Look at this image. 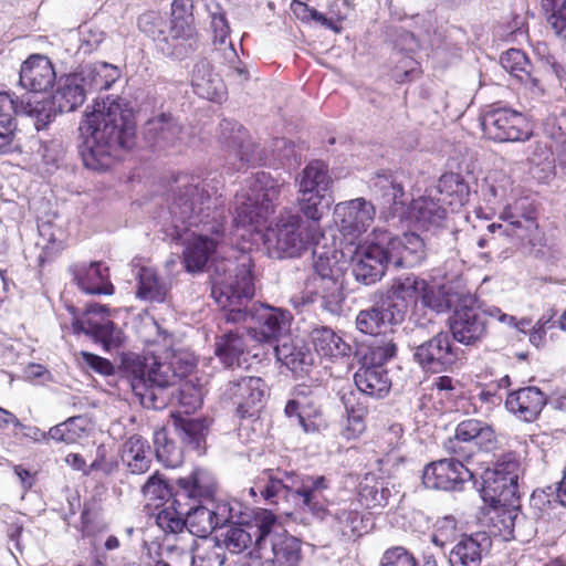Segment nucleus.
Returning a JSON list of instances; mask_svg holds the SVG:
<instances>
[{
	"instance_id": "8fccbe9b",
	"label": "nucleus",
	"mask_w": 566,
	"mask_h": 566,
	"mask_svg": "<svg viewBox=\"0 0 566 566\" xmlns=\"http://www.w3.org/2000/svg\"><path fill=\"white\" fill-rule=\"evenodd\" d=\"M336 530L348 538H358L368 532V518L350 506L338 507L334 513Z\"/></svg>"
},
{
	"instance_id": "338daca9",
	"label": "nucleus",
	"mask_w": 566,
	"mask_h": 566,
	"mask_svg": "<svg viewBox=\"0 0 566 566\" xmlns=\"http://www.w3.org/2000/svg\"><path fill=\"white\" fill-rule=\"evenodd\" d=\"M403 428L399 423L390 424L382 429L377 436V447L381 453L389 455L402 443Z\"/></svg>"
},
{
	"instance_id": "bf43d9fd",
	"label": "nucleus",
	"mask_w": 566,
	"mask_h": 566,
	"mask_svg": "<svg viewBox=\"0 0 566 566\" xmlns=\"http://www.w3.org/2000/svg\"><path fill=\"white\" fill-rule=\"evenodd\" d=\"M501 65L504 70L516 76L522 82L528 80L534 82L531 77V63L526 54L518 49H510L501 55Z\"/></svg>"
},
{
	"instance_id": "f3484780",
	"label": "nucleus",
	"mask_w": 566,
	"mask_h": 566,
	"mask_svg": "<svg viewBox=\"0 0 566 566\" xmlns=\"http://www.w3.org/2000/svg\"><path fill=\"white\" fill-rule=\"evenodd\" d=\"M292 318L289 311L262 305L252 314L254 325L248 333L256 342L272 344L290 329Z\"/></svg>"
},
{
	"instance_id": "9d476101",
	"label": "nucleus",
	"mask_w": 566,
	"mask_h": 566,
	"mask_svg": "<svg viewBox=\"0 0 566 566\" xmlns=\"http://www.w3.org/2000/svg\"><path fill=\"white\" fill-rule=\"evenodd\" d=\"M491 314L489 311L462 300L449 317L451 335L464 345H475L482 342L489 333Z\"/></svg>"
},
{
	"instance_id": "f8f14e48",
	"label": "nucleus",
	"mask_w": 566,
	"mask_h": 566,
	"mask_svg": "<svg viewBox=\"0 0 566 566\" xmlns=\"http://www.w3.org/2000/svg\"><path fill=\"white\" fill-rule=\"evenodd\" d=\"M239 164H231L224 174L239 172L247 164L254 165H293L297 164V150L295 145L286 138H275L266 150H261L259 146L247 143L240 146Z\"/></svg>"
},
{
	"instance_id": "f704fd0d",
	"label": "nucleus",
	"mask_w": 566,
	"mask_h": 566,
	"mask_svg": "<svg viewBox=\"0 0 566 566\" xmlns=\"http://www.w3.org/2000/svg\"><path fill=\"white\" fill-rule=\"evenodd\" d=\"M489 515V530L493 536L505 541L514 538L515 520L518 515V502L491 503Z\"/></svg>"
},
{
	"instance_id": "b1692460",
	"label": "nucleus",
	"mask_w": 566,
	"mask_h": 566,
	"mask_svg": "<svg viewBox=\"0 0 566 566\" xmlns=\"http://www.w3.org/2000/svg\"><path fill=\"white\" fill-rule=\"evenodd\" d=\"M109 310L106 305L88 304L82 317L72 321L74 333H85L99 338L105 344H112L114 323L107 318Z\"/></svg>"
},
{
	"instance_id": "aec40b11",
	"label": "nucleus",
	"mask_w": 566,
	"mask_h": 566,
	"mask_svg": "<svg viewBox=\"0 0 566 566\" xmlns=\"http://www.w3.org/2000/svg\"><path fill=\"white\" fill-rule=\"evenodd\" d=\"M331 179H300L297 205L306 222L314 227H321L323 217L321 207L329 205L328 190Z\"/></svg>"
},
{
	"instance_id": "5fc2aeb1",
	"label": "nucleus",
	"mask_w": 566,
	"mask_h": 566,
	"mask_svg": "<svg viewBox=\"0 0 566 566\" xmlns=\"http://www.w3.org/2000/svg\"><path fill=\"white\" fill-rule=\"evenodd\" d=\"M448 205L439 200L433 190L416 201L417 219L424 223L436 224L447 217Z\"/></svg>"
},
{
	"instance_id": "f257e3e1",
	"label": "nucleus",
	"mask_w": 566,
	"mask_h": 566,
	"mask_svg": "<svg viewBox=\"0 0 566 566\" xmlns=\"http://www.w3.org/2000/svg\"><path fill=\"white\" fill-rule=\"evenodd\" d=\"M83 139L84 166L93 172H105L118 149H129L135 144L136 125L129 109L119 98L106 97L95 102L80 125Z\"/></svg>"
},
{
	"instance_id": "e2e57ef3",
	"label": "nucleus",
	"mask_w": 566,
	"mask_h": 566,
	"mask_svg": "<svg viewBox=\"0 0 566 566\" xmlns=\"http://www.w3.org/2000/svg\"><path fill=\"white\" fill-rule=\"evenodd\" d=\"M491 475H510L513 479H520L523 473L522 458L516 451L502 453L495 461L493 469H486Z\"/></svg>"
},
{
	"instance_id": "423d86ee",
	"label": "nucleus",
	"mask_w": 566,
	"mask_h": 566,
	"mask_svg": "<svg viewBox=\"0 0 566 566\" xmlns=\"http://www.w3.org/2000/svg\"><path fill=\"white\" fill-rule=\"evenodd\" d=\"M193 0H174L171 20L166 24L165 34L159 40V49L168 56L182 59L195 50L196 29L193 27Z\"/></svg>"
},
{
	"instance_id": "72a5a7b5",
	"label": "nucleus",
	"mask_w": 566,
	"mask_h": 566,
	"mask_svg": "<svg viewBox=\"0 0 566 566\" xmlns=\"http://www.w3.org/2000/svg\"><path fill=\"white\" fill-rule=\"evenodd\" d=\"M403 318V313L395 314L390 306H374L361 310L356 317V327L359 332L369 335L386 334L387 328Z\"/></svg>"
},
{
	"instance_id": "c03bdc74",
	"label": "nucleus",
	"mask_w": 566,
	"mask_h": 566,
	"mask_svg": "<svg viewBox=\"0 0 566 566\" xmlns=\"http://www.w3.org/2000/svg\"><path fill=\"white\" fill-rule=\"evenodd\" d=\"M77 73L88 92L108 90L120 76L118 67L106 62L86 64Z\"/></svg>"
},
{
	"instance_id": "603ef678",
	"label": "nucleus",
	"mask_w": 566,
	"mask_h": 566,
	"mask_svg": "<svg viewBox=\"0 0 566 566\" xmlns=\"http://www.w3.org/2000/svg\"><path fill=\"white\" fill-rule=\"evenodd\" d=\"M14 109L17 106L13 96L7 92H0V153L11 149L15 129Z\"/></svg>"
},
{
	"instance_id": "39448f33",
	"label": "nucleus",
	"mask_w": 566,
	"mask_h": 566,
	"mask_svg": "<svg viewBox=\"0 0 566 566\" xmlns=\"http://www.w3.org/2000/svg\"><path fill=\"white\" fill-rule=\"evenodd\" d=\"M444 449L452 457L470 461L476 452H495L500 449V441L491 424L467 418L455 426L453 436L444 442Z\"/></svg>"
},
{
	"instance_id": "c756f323",
	"label": "nucleus",
	"mask_w": 566,
	"mask_h": 566,
	"mask_svg": "<svg viewBox=\"0 0 566 566\" xmlns=\"http://www.w3.org/2000/svg\"><path fill=\"white\" fill-rule=\"evenodd\" d=\"M391 492L385 479L374 472H368L356 486V500L363 509L379 510L389 503Z\"/></svg>"
},
{
	"instance_id": "4be33fe9",
	"label": "nucleus",
	"mask_w": 566,
	"mask_h": 566,
	"mask_svg": "<svg viewBox=\"0 0 566 566\" xmlns=\"http://www.w3.org/2000/svg\"><path fill=\"white\" fill-rule=\"evenodd\" d=\"M144 137L150 147L167 150L181 140V126L171 114L161 113L148 119Z\"/></svg>"
},
{
	"instance_id": "58836bf2",
	"label": "nucleus",
	"mask_w": 566,
	"mask_h": 566,
	"mask_svg": "<svg viewBox=\"0 0 566 566\" xmlns=\"http://www.w3.org/2000/svg\"><path fill=\"white\" fill-rule=\"evenodd\" d=\"M219 242L208 235H193L188 240L184 252L182 262L188 272L201 271L210 256L216 252Z\"/></svg>"
},
{
	"instance_id": "cd10ccee",
	"label": "nucleus",
	"mask_w": 566,
	"mask_h": 566,
	"mask_svg": "<svg viewBox=\"0 0 566 566\" xmlns=\"http://www.w3.org/2000/svg\"><path fill=\"white\" fill-rule=\"evenodd\" d=\"M293 472H281L279 469L264 470L255 481V488L269 504H277L285 499L296 485Z\"/></svg>"
},
{
	"instance_id": "79ce46f5",
	"label": "nucleus",
	"mask_w": 566,
	"mask_h": 566,
	"mask_svg": "<svg viewBox=\"0 0 566 566\" xmlns=\"http://www.w3.org/2000/svg\"><path fill=\"white\" fill-rule=\"evenodd\" d=\"M17 109L14 114L25 115L33 119L34 127L40 130L45 128L59 113L53 99L33 101L31 96L14 98Z\"/></svg>"
},
{
	"instance_id": "4468645a",
	"label": "nucleus",
	"mask_w": 566,
	"mask_h": 566,
	"mask_svg": "<svg viewBox=\"0 0 566 566\" xmlns=\"http://www.w3.org/2000/svg\"><path fill=\"white\" fill-rule=\"evenodd\" d=\"M287 418H296L302 430L307 434H316L328 426L317 397L312 391L298 389L284 408Z\"/></svg>"
},
{
	"instance_id": "0e129e2a",
	"label": "nucleus",
	"mask_w": 566,
	"mask_h": 566,
	"mask_svg": "<svg viewBox=\"0 0 566 566\" xmlns=\"http://www.w3.org/2000/svg\"><path fill=\"white\" fill-rule=\"evenodd\" d=\"M367 409L365 407H352L347 409V419L342 429V437L347 441L356 440L366 431Z\"/></svg>"
},
{
	"instance_id": "6e6d98bb",
	"label": "nucleus",
	"mask_w": 566,
	"mask_h": 566,
	"mask_svg": "<svg viewBox=\"0 0 566 566\" xmlns=\"http://www.w3.org/2000/svg\"><path fill=\"white\" fill-rule=\"evenodd\" d=\"M396 353L397 346L392 339H376L366 347L361 365L385 368V364L395 357Z\"/></svg>"
},
{
	"instance_id": "2f4dec72",
	"label": "nucleus",
	"mask_w": 566,
	"mask_h": 566,
	"mask_svg": "<svg viewBox=\"0 0 566 566\" xmlns=\"http://www.w3.org/2000/svg\"><path fill=\"white\" fill-rule=\"evenodd\" d=\"M88 90L77 72L65 75L59 81L57 88L52 97L59 113H69L81 106Z\"/></svg>"
},
{
	"instance_id": "f03ea898",
	"label": "nucleus",
	"mask_w": 566,
	"mask_h": 566,
	"mask_svg": "<svg viewBox=\"0 0 566 566\" xmlns=\"http://www.w3.org/2000/svg\"><path fill=\"white\" fill-rule=\"evenodd\" d=\"M253 260L241 253L235 261L223 260L216 265L211 296L223 312L226 323H244L247 305L254 296Z\"/></svg>"
},
{
	"instance_id": "49530a36",
	"label": "nucleus",
	"mask_w": 566,
	"mask_h": 566,
	"mask_svg": "<svg viewBox=\"0 0 566 566\" xmlns=\"http://www.w3.org/2000/svg\"><path fill=\"white\" fill-rule=\"evenodd\" d=\"M149 453L148 441L139 434H133L123 446V460L134 474H143L149 470L151 463Z\"/></svg>"
},
{
	"instance_id": "a19ab883",
	"label": "nucleus",
	"mask_w": 566,
	"mask_h": 566,
	"mask_svg": "<svg viewBox=\"0 0 566 566\" xmlns=\"http://www.w3.org/2000/svg\"><path fill=\"white\" fill-rule=\"evenodd\" d=\"M273 559L263 563L265 566H298L302 558L301 542L285 531L275 533L271 539Z\"/></svg>"
},
{
	"instance_id": "de8ad7c7",
	"label": "nucleus",
	"mask_w": 566,
	"mask_h": 566,
	"mask_svg": "<svg viewBox=\"0 0 566 566\" xmlns=\"http://www.w3.org/2000/svg\"><path fill=\"white\" fill-rule=\"evenodd\" d=\"M245 347L243 334L239 331H229L216 338L214 354L226 367H232L239 365Z\"/></svg>"
},
{
	"instance_id": "680f3d73",
	"label": "nucleus",
	"mask_w": 566,
	"mask_h": 566,
	"mask_svg": "<svg viewBox=\"0 0 566 566\" xmlns=\"http://www.w3.org/2000/svg\"><path fill=\"white\" fill-rule=\"evenodd\" d=\"M419 301L424 307L431 308L438 313L450 308L451 303L449 294L442 286L436 287L424 280V286L420 291Z\"/></svg>"
},
{
	"instance_id": "09e8293b",
	"label": "nucleus",
	"mask_w": 566,
	"mask_h": 566,
	"mask_svg": "<svg viewBox=\"0 0 566 566\" xmlns=\"http://www.w3.org/2000/svg\"><path fill=\"white\" fill-rule=\"evenodd\" d=\"M432 190L452 211L468 203L470 197V187L465 179H437Z\"/></svg>"
},
{
	"instance_id": "6ab92c4d",
	"label": "nucleus",
	"mask_w": 566,
	"mask_h": 566,
	"mask_svg": "<svg viewBox=\"0 0 566 566\" xmlns=\"http://www.w3.org/2000/svg\"><path fill=\"white\" fill-rule=\"evenodd\" d=\"M185 505L186 527L197 537H207L232 518L228 503H217L213 509L188 502H185Z\"/></svg>"
},
{
	"instance_id": "a878e982",
	"label": "nucleus",
	"mask_w": 566,
	"mask_h": 566,
	"mask_svg": "<svg viewBox=\"0 0 566 566\" xmlns=\"http://www.w3.org/2000/svg\"><path fill=\"white\" fill-rule=\"evenodd\" d=\"M336 250L318 252L314 247V270L319 276L322 282V289L324 294L323 298L331 301H338L342 294V283L339 281L342 276V268L338 265L336 259Z\"/></svg>"
},
{
	"instance_id": "ddd939ff",
	"label": "nucleus",
	"mask_w": 566,
	"mask_h": 566,
	"mask_svg": "<svg viewBox=\"0 0 566 566\" xmlns=\"http://www.w3.org/2000/svg\"><path fill=\"white\" fill-rule=\"evenodd\" d=\"M473 476L463 464V460L452 457L427 464L422 472V482L428 489L455 491Z\"/></svg>"
},
{
	"instance_id": "5701e85b",
	"label": "nucleus",
	"mask_w": 566,
	"mask_h": 566,
	"mask_svg": "<svg viewBox=\"0 0 566 566\" xmlns=\"http://www.w3.org/2000/svg\"><path fill=\"white\" fill-rule=\"evenodd\" d=\"M546 403L547 396L535 386L511 391L505 400L506 409L526 422L536 420Z\"/></svg>"
},
{
	"instance_id": "bb28decb",
	"label": "nucleus",
	"mask_w": 566,
	"mask_h": 566,
	"mask_svg": "<svg viewBox=\"0 0 566 566\" xmlns=\"http://www.w3.org/2000/svg\"><path fill=\"white\" fill-rule=\"evenodd\" d=\"M176 485L175 502L200 503L202 500L212 499L216 492V483L202 469H195L188 476L179 478Z\"/></svg>"
},
{
	"instance_id": "393cba45",
	"label": "nucleus",
	"mask_w": 566,
	"mask_h": 566,
	"mask_svg": "<svg viewBox=\"0 0 566 566\" xmlns=\"http://www.w3.org/2000/svg\"><path fill=\"white\" fill-rule=\"evenodd\" d=\"M55 71L51 61L43 55H31L20 70V85L34 93L45 92L53 86Z\"/></svg>"
},
{
	"instance_id": "412c9836",
	"label": "nucleus",
	"mask_w": 566,
	"mask_h": 566,
	"mask_svg": "<svg viewBox=\"0 0 566 566\" xmlns=\"http://www.w3.org/2000/svg\"><path fill=\"white\" fill-rule=\"evenodd\" d=\"M265 388V382L260 377H242L230 382L228 396L237 406L240 418L254 416L263 401Z\"/></svg>"
},
{
	"instance_id": "e433bc0d",
	"label": "nucleus",
	"mask_w": 566,
	"mask_h": 566,
	"mask_svg": "<svg viewBox=\"0 0 566 566\" xmlns=\"http://www.w3.org/2000/svg\"><path fill=\"white\" fill-rule=\"evenodd\" d=\"M489 538L484 533L464 535L450 552L452 566H480Z\"/></svg>"
},
{
	"instance_id": "0eeeda50",
	"label": "nucleus",
	"mask_w": 566,
	"mask_h": 566,
	"mask_svg": "<svg viewBox=\"0 0 566 566\" xmlns=\"http://www.w3.org/2000/svg\"><path fill=\"white\" fill-rule=\"evenodd\" d=\"M127 378L142 405L155 409L165 406L164 400L158 403L156 391H161L171 385L174 375L170 374L169 366L159 361H154L150 366L137 361L132 364Z\"/></svg>"
},
{
	"instance_id": "4d7b16f0",
	"label": "nucleus",
	"mask_w": 566,
	"mask_h": 566,
	"mask_svg": "<svg viewBox=\"0 0 566 566\" xmlns=\"http://www.w3.org/2000/svg\"><path fill=\"white\" fill-rule=\"evenodd\" d=\"M294 494L302 499L304 506L311 511H319L318 493L327 489V482L324 476H306L300 485L294 486Z\"/></svg>"
},
{
	"instance_id": "ea45409f",
	"label": "nucleus",
	"mask_w": 566,
	"mask_h": 566,
	"mask_svg": "<svg viewBox=\"0 0 566 566\" xmlns=\"http://www.w3.org/2000/svg\"><path fill=\"white\" fill-rule=\"evenodd\" d=\"M354 381L359 391L375 398L384 397L391 387L388 371L380 366L361 365L354 375Z\"/></svg>"
},
{
	"instance_id": "9b49d317",
	"label": "nucleus",
	"mask_w": 566,
	"mask_h": 566,
	"mask_svg": "<svg viewBox=\"0 0 566 566\" xmlns=\"http://www.w3.org/2000/svg\"><path fill=\"white\" fill-rule=\"evenodd\" d=\"M483 134L495 142H517L528 139L531 135L526 117L507 107L488 111L481 119Z\"/></svg>"
},
{
	"instance_id": "3c124183",
	"label": "nucleus",
	"mask_w": 566,
	"mask_h": 566,
	"mask_svg": "<svg viewBox=\"0 0 566 566\" xmlns=\"http://www.w3.org/2000/svg\"><path fill=\"white\" fill-rule=\"evenodd\" d=\"M424 286V280L416 275H407L394 280L388 297L391 300L401 301L403 308L400 311L405 314L410 304H417L421 289Z\"/></svg>"
},
{
	"instance_id": "2eb2a0df",
	"label": "nucleus",
	"mask_w": 566,
	"mask_h": 566,
	"mask_svg": "<svg viewBox=\"0 0 566 566\" xmlns=\"http://www.w3.org/2000/svg\"><path fill=\"white\" fill-rule=\"evenodd\" d=\"M211 198L208 192L197 186H188L170 206L172 218L185 227L206 223L209 218Z\"/></svg>"
},
{
	"instance_id": "c9c22d12",
	"label": "nucleus",
	"mask_w": 566,
	"mask_h": 566,
	"mask_svg": "<svg viewBox=\"0 0 566 566\" xmlns=\"http://www.w3.org/2000/svg\"><path fill=\"white\" fill-rule=\"evenodd\" d=\"M193 92L202 98L221 102L224 97V86L221 78L214 74L207 61L197 63L191 73Z\"/></svg>"
},
{
	"instance_id": "dca6fc26",
	"label": "nucleus",
	"mask_w": 566,
	"mask_h": 566,
	"mask_svg": "<svg viewBox=\"0 0 566 566\" xmlns=\"http://www.w3.org/2000/svg\"><path fill=\"white\" fill-rule=\"evenodd\" d=\"M390 263L387 248L374 242L357 244L353 255V272L357 281L371 284L379 281Z\"/></svg>"
},
{
	"instance_id": "052dcab7",
	"label": "nucleus",
	"mask_w": 566,
	"mask_h": 566,
	"mask_svg": "<svg viewBox=\"0 0 566 566\" xmlns=\"http://www.w3.org/2000/svg\"><path fill=\"white\" fill-rule=\"evenodd\" d=\"M542 6L548 24L566 42V0H542Z\"/></svg>"
},
{
	"instance_id": "864d4df0",
	"label": "nucleus",
	"mask_w": 566,
	"mask_h": 566,
	"mask_svg": "<svg viewBox=\"0 0 566 566\" xmlns=\"http://www.w3.org/2000/svg\"><path fill=\"white\" fill-rule=\"evenodd\" d=\"M88 419L84 416L70 417L65 421L52 427L49 430L50 437L67 444L76 443L86 436Z\"/></svg>"
},
{
	"instance_id": "20e7f679",
	"label": "nucleus",
	"mask_w": 566,
	"mask_h": 566,
	"mask_svg": "<svg viewBox=\"0 0 566 566\" xmlns=\"http://www.w3.org/2000/svg\"><path fill=\"white\" fill-rule=\"evenodd\" d=\"M277 190L262 179H254L249 192L235 196L233 227L247 231L250 235L263 233L271 214L274 213V199Z\"/></svg>"
},
{
	"instance_id": "7c9ffc66",
	"label": "nucleus",
	"mask_w": 566,
	"mask_h": 566,
	"mask_svg": "<svg viewBox=\"0 0 566 566\" xmlns=\"http://www.w3.org/2000/svg\"><path fill=\"white\" fill-rule=\"evenodd\" d=\"M386 248L389 261L395 266H412L421 259L423 241L416 233H403L401 237L389 239Z\"/></svg>"
},
{
	"instance_id": "13d9d810",
	"label": "nucleus",
	"mask_w": 566,
	"mask_h": 566,
	"mask_svg": "<svg viewBox=\"0 0 566 566\" xmlns=\"http://www.w3.org/2000/svg\"><path fill=\"white\" fill-rule=\"evenodd\" d=\"M275 356L289 369L295 371L306 365L308 350L304 346L296 345L293 340H284L274 347Z\"/></svg>"
},
{
	"instance_id": "4c0bfd02",
	"label": "nucleus",
	"mask_w": 566,
	"mask_h": 566,
	"mask_svg": "<svg viewBox=\"0 0 566 566\" xmlns=\"http://www.w3.org/2000/svg\"><path fill=\"white\" fill-rule=\"evenodd\" d=\"M482 492L485 502H518V480L510 475H491L484 471Z\"/></svg>"
},
{
	"instance_id": "a18cd8bd",
	"label": "nucleus",
	"mask_w": 566,
	"mask_h": 566,
	"mask_svg": "<svg viewBox=\"0 0 566 566\" xmlns=\"http://www.w3.org/2000/svg\"><path fill=\"white\" fill-rule=\"evenodd\" d=\"M312 340L316 353L322 357H345L352 352L350 345L329 327L315 328L312 333Z\"/></svg>"
},
{
	"instance_id": "6e6552de",
	"label": "nucleus",
	"mask_w": 566,
	"mask_h": 566,
	"mask_svg": "<svg viewBox=\"0 0 566 566\" xmlns=\"http://www.w3.org/2000/svg\"><path fill=\"white\" fill-rule=\"evenodd\" d=\"M276 522L275 514L269 510H262L255 514L254 523L229 526L221 535L222 545L231 554H241L252 547L260 551Z\"/></svg>"
},
{
	"instance_id": "c85d7f7f",
	"label": "nucleus",
	"mask_w": 566,
	"mask_h": 566,
	"mask_svg": "<svg viewBox=\"0 0 566 566\" xmlns=\"http://www.w3.org/2000/svg\"><path fill=\"white\" fill-rule=\"evenodd\" d=\"M77 286L87 294L112 295L115 287L109 280L108 268L101 262H92L88 265H77L73 271Z\"/></svg>"
},
{
	"instance_id": "1a4fd4ad",
	"label": "nucleus",
	"mask_w": 566,
	"mask_h": 566,
	"mask_svg": "<svg viewBox=\"0 0 566 566\" xmlns=\"http://www.w3.org/2000/svg\"><path fill=\"white\" fill-rule=\"evenodd\" d=\"M447 332H440L416 347L415 360L426 371L439 374L452 370L462 359L463 352Z\"/></svg>"
},
{
	"instance_id": "a211bd4d",
	"label": "nucleus",
	"mask_w": 566,
	"mask_h": 566,
	"mask_svg": "<svg viewBox=\"0 0 566 566\" xmlns=\"http://www.w3.org/2000/svg\"><path fill=\"white\" fill-rule=\"evenodd\" d=\"M334 213L340 232L354 240L373 224L376 211L370 202L357 198L336 205Z\"/></svg>"
},
{
	"instance_id": "7ed1b4c3",
	"label": "nucleus",
	"mask_w": 566,
	"mask_h": 566,
	"mask_svg": "<svg viewBox=\"0 0 566 566\" xmlns=\"http://www.w3.org/2000/svg\"><path fill=\"white\" fill-rule=\"evenodd\" d=\"M263 242L279 258H297L324 238L321 227L307 223L300 214H281L274 226L265 228Z\"/></svg>"
},
{
	"instance_id": "774afa93",
	"label": "nucleus",
	"mask_w": 566,
	"mask_h": 566,
	"mask_svg": "<svg viewBox=\"0 0 566 566\" xmlns=\"http://www.w3.org/2000/svg\"><path fill=\"white\" fill-rule=\"evenodd\" d=\"M226 555L219 545L197 547L192 556V566H223Z\"/></svg>"
},
{
	"instance_id": "69168bd1",
	"label": "nucleus",
	"mask_w": 566,
	"mask_h": 566,
	"mask_svg": "<svg viewBox=\"0 0 566 566\" xmlns=\"http://www.w3.org/2000/svg\"><path fill=\"white\" fill-rule=\"evenodd\" d=\"M143 493L149 501H171L174 493L167 481L159 472H155L148 478L143 486Z\"/></svg>"
},
{
	"instance_id": "473e14b6",
	"label": "nucleus",
	"mask_w": 566,
	"mask_h": 566,
	"mask_svg": "<svg viewBox=\"0 0 566 566\" xmlns=\"http://www.w3.org/2000/svg\"><path fill=\"white\" fill-rule=\"evenodd\" d=\"M170 285L159 275L157 269L140 265L137 272L136 297L150 303H164Z\"/></svg>"
},
{
	"instance_id": "37998d69",
	"label": "nucleus",
	"mask_w": 566,
	"mask_h": 566,
	"mask_svg": "<svg viewBox=\"0 0 566 566\" xmlns=\"http://www.w3.org/2000/svg\"><path fill=\"white\" fill-rule=\"evenodd\" d=\"M156 524L166 535H176L186 528V505L181 502L171 501L155 504Z\"/></svg>"
}]
</instances>
